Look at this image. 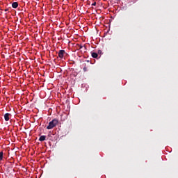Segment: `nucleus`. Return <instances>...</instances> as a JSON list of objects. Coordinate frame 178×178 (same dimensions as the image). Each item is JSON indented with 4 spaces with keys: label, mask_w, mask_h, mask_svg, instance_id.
Listing matches in <instances>:
<instances>
[{
    "label": "nucleus",
    "mask_w": 178,
    "mask_h": 178,
    "mask_svg": "<svg viewBox=\"0 0 178 178\" xmlns=\"http://www.w3.org/2000/svg\"><path fill=\"white\" fill-rule=\"evenodd\" d=\"M5 12H8V9H6V10H5Z\"/></svg>",
    "instance_id": "obj_12"
},
{
    "label": "nucleus",
    "mask_w": 178,
    "mask_h": 178,
    "mask_svg": "<svg viewBox=\"0 0 178 178\" xmlns=\"http://www.w3.org/2000/svg\"><path fill=\"white\" fill-rule=\"evenodd\" d=\"M58 123H59V120L56 118L53 119L47 127V130H51L54 129V127H56V124H58Z\"/></svg>",
    "instance_id": "obj_1"
},
{
    "label": "nucleus",
    "mask_w": 178,
    "mask_h": 178,
    "mask_svg": "<svg viewBox=\"0 0 178 178\" xmlns=\"http://www.w3.org/2000/svg\"><path fill=\"white\" fill-rule=\"evenodd\" d=\"M101 52H102L101 50L98 51V54H101Z\"/></svg>",
    "instance_id": "obj_11"
},
{
    "label": "nucleus",
    "mask_w": 178,
    "mask_h": 178,
    "mask_svg": "<svg viewBox=\"0 0 178 178\" xmlns=\"http://www.w3.org/2000/svg\"><path fill=\"white\" fill-rule=\"evenodd\" d=\"M47 138L46 136H41L39 138V141H45V139Z\"/></svg>",
    "instance_id": "obj_5"
},
{
    "label": "nucleus",
    "mask_w": 178,
    "mask_h": 178,
    "mask_svg": "<svg viewBox=\"0 0 178 178\" xmlns=\"http://www.w3.org/2000/svg\"><path fill=\"white\" fill-rule=\"evenodd\" d=\"M10 116H12V115L9 113H7L4 115V119L6 122H9V119H10Z\"/></svg>",
    "instance_id": "obj_3"
},
{
    "label": "nucleus",
    "mask_w": 178,
    "mask_h": 178,
    "mask_svg": "<svg viewBox=\"0 0 178 178\" xmlns=\"http://www.w3.org/2000/svg\"><path fill=\"white\" fill-rule=\"evenodd\" d=\"M65 55H66V51L65 50H60L58 51V57L60 59H63V56H65Z\"/></svg>",
    "instance_id": "obj_2"
},
{
    "label": "nucleus",
    "mask_w": 178,
    "mask_h": 178,
    "mask_svg": "<svg viewBox=\"0 0 178 178\" xmlns=\"http://www.w3.org/2000/svg\"><path fill=\"white\" fill-rule=\"evenodd\" d=\"M91 55H92V58H98V54H97L95 52H92Z\"/></svg>",
    "instance_id": "obj_6"
},
{
    "label": "nucleus",
    "mask_w": 178,
    "mask_h": 178,
    "mask_svg": "<svg viewBox=\"0 0 178 178\" xmlns=\"http://www.w3.org/2000/svg\"><path fill=\"white\" fill-rule=\"evenodd\" d=\"M88 68L87 67V66L85 65V67H83V72H88Z\"/></svg>",
    "instance_id": "obj_8"
},
{
    "label": "nucleus",
    "mask_w": 178,
    "mask_h": 178,
    "mask_svg": "<svg viewBox=\"0 0 178 178\" xmlns=\"http://www.w3.org/2000/svg\"><path fill=\"white\" fill-rule=\"evenodd\" d=\"M17 6H19V3L13 2L12 3V8H13L14 9H16L17 8Z\"/></svg>",
    "instance_id": "obj_4"
},
{
    "label": "nucleus",
    "mask_w": 178,
    "mask_h": 178,
    "mask_svg": "<svg viewBox=\"0 0 178 178\" xmlns=\"http://www.w3.org/2000/svg\"><path fill=\"white\" fill-rule=\"evenodd\" d=\"M3 159V152H0V161H2Z\"/></svg>",
    "instance_id": "obj_7"
},
{
    "label": "nucleus",
    "mask_w": 178,
    "mask_h": 178,
    "mask_svg": "<svg viewBox=\"0 0 178 178\" xmlns=\"http://www.w3.org/2000/svg\"><path fill=\"white\" fill-rule=\"evenodd\" d=\"M83 49V46L80 45L79 46V49Z\"/></svg>",
    "instance_id": "obj_10"
},
{
    "label": "nucleus",
    "mask_w": 178,
    "mask_h": 178,
    "mask_svg": "<svg viewBox=\"0 0 178 178\" xmlns=\"http://www.w3.org/2000/svg\"><path fill=\"white\" fill-rule=\"evenodd\" d=\"M97 6V2H94L92 4V6Z\"/></svg>",
    "instance_id": "obj_9"
}]
</instances>
